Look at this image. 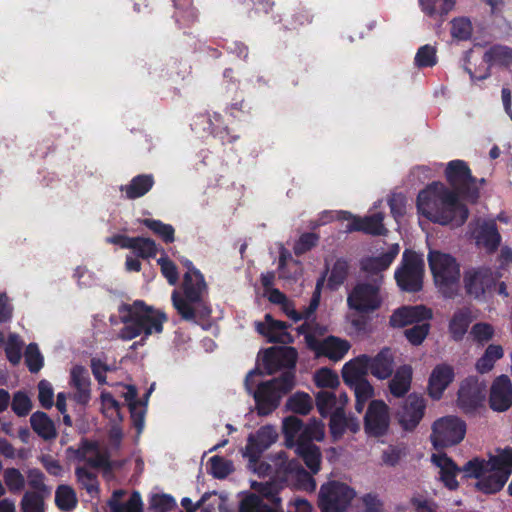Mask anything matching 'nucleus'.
<instances>
[{"label": "nucleus", "mask_w": 512, "mask_h": 512, "mask_svg": "<svg viewBox=\"0 0 512 512\" xmlns=\"http://www.w3.org/2000/svg\"><path fill=\"white\" fill-rule=\"evenodd\" d=\"M417 209L421 215L434 223L463 225L469 215V210L458 197L441 182H433L421 190L417 196Z\"/></svg>", "instance_id": "nucleus-1"}, {"label": "nucleus", "mask_w": 512, "mask_h": 512, "mask_svg": "<svg viewBox=\"0 0 512 512\" xmlns=\"http://www.w3.org/2000/svg\"><path fill=\"white\" fill-rule=\"evenodd\" d=\"M424 261L415 251L406 249L401 266L395 271V280L402 291L419 292L423 288Z\"/></svg>", "instance_id": "nucleus-12"}, {"label": "nucleus", "mask_w": 512, "mask_h": 512, "mask_svg": "<svg viewBox=\"0 0 512 512\" xmlns=\"http://www.w3.org/2000/svg\"><path fill=\"white\" fill-rule=\"evenodd\" d=\"M431 329L430 321H425L420 324L413 325L405 329L404 336L407 341L413 346L421 345L427 338Z\"/></svg>", "instance_id": "nucleus-46"}, {"label": "nucleus", "mask_w": 512, "mask_h": 512, "mask_svg": "<svg viewBox=\"0 0 512 512\" xmlns=\"http://www.w3.org/2000/svg\"><path fill=\"white\" fill-rule=\"evenodd\" d=\"M297 352L293 347L270 348L265 351L262 364L267 374L274 373L280 367L291 368L295 365Z\"/></svg>", "instance_id": "nucleus-25"}, {"label": "nucleus", "mask_w": 512, "mask_h": 512, "mask_svg": "<svg viewBox=\"0 0 512 512\" xmlns=\"http://www.w3.org/2000/svg\"><path fill=\"white\" fill-rule=\"evenodd\" d=\"M487 384L478 376H468L459 385L456 407L467 417L480 416L486 410Z\"/></svg>", "instance_id": "nucleus-9"}, {"label": "nucleus", "mask_w": 512, "mask_h": 512, "mask_svg": "<svg viewBox=\"0 0 512 512\" xmlns=\"http://www.w3.org/2000/svg\"><path fill=\"white\" fill-rule=\"evenodd\" d=\"M455 378L454 368L449 364L436 365L428 380V394L434 400L442 398L444 391Z\"/></svg>", "instance_id": "nucleus-24"}, {"label": "nucleus", "mask_w": 512, "mask_h": 512, "mask_svg": "<svg viewBox=\"0 0 512 512\" xmlns=\"http://www.w3.org/2000/svg\"><path fill=\"white\" fill-rule=\"evenodd\" d=\"M410 504L415 512H437L438 505L433 500L422 494H415L410 499Z\"/></svg>", "instance_id": "nucleus-58"}, {"label": "nucleus", "mask_w": 512, "mask_h": 512, "mask_svg": "<svg viewBox=\"0 0 512 512\" xmlns=\"http://www.w3.org/2000/svg\"><path fill=\"white\" fill-rule=\"evenodd\" d=\"M498 276L487 266L470 267L463 273V288L468 297L480 300L496 289Z\"/></svg>", "instance_id": "nucleus-14"}, {"label": "nucleus", "mask_w": 512, "mask_h": 512, "mask_svg": "<svg viewBox=\"0 0 512 512\" xmlns=\"http://www.w3.org/2000/svg\"><path fill=\"white\" fill-rule=\"evenodd\" d=\"M395 357L391 348H382L375 356H369V372L379 380L390 378L394 372Z\"/></svg>", "instance_id": "nucleus-27"}, {"label": "nucleus", "mask_w": 512, "mask_h": 512, "mask_svg": "<svg viewBox=\"0 0 512 512\" xmlns=\"http://www.w3.org/2000/svg\"><path fill=\"white\" fill-rule=\"evenodd\" d=\"M124 494L123 491H115L109 501L112 512H143L142 501L139 493H133L126 504L120 503V498Z\"/></svg>", "instance_id": "nucleus-41"}, {"label": "nucleus", "mask_w": 512, "mask_h": 512, "mask_svg": "<svg viewBox=\"0 0 512 512\" xmlns=\"http://www.w3.org/2000/svg\"><path fill=\"white\" fill-rule=\"evenodd\" d=\"M153 178L149 175H139L134 177L131 182L121 187L129 199H135L145 195L153 186Z\"/></svg>", "instance_id": "nucleus-39"}, {"label": "nucleus", "mask_w": 512, "mask_h": 512, "mask_svg": "<svg viewBox=\"0 0 512 512\" xmlns=\"http://www.w3.org/2000/svg\"><path fill=\"white\" fill-rule=\"evenodd\" d=\"M278 437L276 429L272 426H264L255 435L248 437V443L243 451V456L249 459V468L258 474H265L268 466L259 464L258 458L261 453L268 449Z\"/></svg>", "instance_id": "nucleus-15"}, {"label": "nucleus", "mask_w": 512, "mask_h": 512, "mask_svg": "<svg viewBox=\"0 0 512 512\" xmlns=\"http://www.w3.org/2000/svg\"><path fill=\"white\" fill-rule=\"evenodd\" d=\"M349 274V264L348 261L339 258L333 264L331 269V273L327 280V288L330 290H337L347 279Z\"/></svg>", "instance_id": "nucleus-43"}, {"label": "nucleus", "mask_w": 512, "mask_h": 512, "mask_svg": "<svg viewBox=\"0 0 512 512\" xmlns=\"http://www.w3.org/2000/svg\"><path fill=\"white\" fill-rule=\"evenodd\" d=\"M389 381V391L396 398L404 397L411 388L413 369L410 365L399 366Z\"/></svg>", "instance_id": "nucleus-35"}, {"label": "nucleus", "mask_w": 512, "mask_h": 512, "mask_svg": "<svg viewBox=\"0 0 512 512\" xmlns=\"http://www.w3.org/2000/svg\"><path fill=\"white\" fill-rule=\"evenodd\" d=\"M320 295V278L316 281L315 284V293L311 300V303L308 308L305 309L303 313H298L295 310L294 305L288 299L281 305L284 313L291 318L293 321L297 322L301 319H304L305 322L298 328L299 334L304 336L306 345L315 352V356H320V329L316 322V318L311 319L312 314L316 311L318 307V301Z\"/></svg>", "instance_id": "nucleus-10"}, {"label": "nucleus", "mask_w": 512, "mask_h": 512, "mask_svg": "<svg viewBox=\"0 0 512 512\" xmlns=\"http://www.w3.org/2000/svg\"><path fill=\"white\" fill-rule=\"evenodd\" d=\"M256 331L267 339L268 342L291 343L293 338L287 331V325L266 314L262 321L255 322Z\"/></svg>", "instance_id": "nucleus-23"}, {"label": "nucleus", "mask_w": 512, "mask_h": 512, "mask_svg": "<svg viewBox=\"0 0 512 512\" xmlns=\"http://www.w3.org/2000/svg\"><path fill=\"white\" fill-rule=\"evenodd\" d=\"M123 433L117 424H111L109 431V448L104 450L98 444H91L85 457L93 466H105L108 463V457L113 450L118 449L122 440Z\"/></svg>", "instance_id": "nucleus-22"}, {"label": "nucleus", "mask_w": 512, "mask_h": 512, "mask_svg": "<svg viewBox=\"0 0 512 512\" xmlns=\"http://www.w3.org/2000/svg\"><path fill=\"white\" fill-rule=\"evenodd\" d=\"M211 472L217 478H224L232 471V463L219 456L210 459Z\"/></svg>", "instance_id": "nucleus-63"}, {"label": "nucleus", "mask_w": 512, "mask_h": 512, "mask_svg": "<svg viewBox=\"0 0 512 512\" xmlns=\"http://www.w3.org/2000/svg\"><path fill=\"white\" fill-rule=\"evenodd\" d=\"M426 401L423 396L410 394L398 412V421L403 430L414 431L424 417Z\"/></svg>", "instance_id": "nucleus-20"}, {"label": "nucleus", "mask_w": 512, "mask_h": 512, "mask_svg": "<svg viewBox=\"0 0 512 512\" xmlns=\"http://www.w3.org/2000/svg\"><path fill=\"white\" fill-rule=\"evenodd\" d=\"M476 244L485 249L488 254L496 252L501 243V235L495 221H484L474 235Z\"/></svg>", "instance_id": "nucleus-28"}, {"label": "nucleus", "mask_w": 512, "mask_h": 512, "mask_svg": "<svg viewBox=\"0 0 512 512\" xmlns=\"http://www.w3.org/2000/svg\"><path fill=\"white\" fill-rule=\"evenodd\" d=\"M3 479L6 486L5 488L11 493L20 492L25 486V477L20 470L16 468L5 469Z\"/></svg>", "instance_id": "nucleus-48"}, {"label": "nucleus", "mask_w": 512, "mask_h": 512, "mask_svg": "<svg viewBox=\"0 0 512 512\" xmlns=\"http://www.w3.org/2000/svg\"><path fill=\"white\" fill-rule=\"evenodd\" d=\"M382 304L380 281L358 282L348 292L347 306L352 312L349 316V323L358 336H365L372 332L370 315L379 310Z\"/></svg>", "instance_id": "nucleus-3"}, {"label": "nucleus", "mask_w": 512, "mask_h": 512, "mask_svg": "<svg viewBox=\"0 0 512 512\" xmlns=\"http://www.w3.org/2000/svg\"><path fill=\"white\" fill-rule=\"evenodd\" d=\"M399 250V245L393 244L387 252L379 256L363 258L360 262L361 270L372 275L387 270L397 257Z\"/></svg>", "instance_id": "nucleus-32"}, {"label": "nucleus", "mask_w": 512, "mask_h": 512, "mask_svg": "<svg viewBox=\"0 0 512 512\" xmlns=\"http://www.w3.org/2000/svg\"><path fill=\"white\" fill-rule=\"evenodd\" d=\"M488 460L474 457L460 468L465 478L478 481L475 488L484 494H495L503 489L512 474V447L498 448Z\"/></svg>", "instance_id": "nucleus-2"}, {"label": "nucleus", "mask_w": 512, "mask_h": 512, "mask_svg": "<svg viewBox=\"0 0 512 512\" xmlns=\"http://www.w3.org/2000/svg\"><path fill=\"white\" fill-rule=\"evenodd\" d=\"M473 314L470 308H458L452 315L448 324V332L450 337L455 342L463 340L467 333L470 324L473 322Z\"/></svg>", "instance_id": "nucleus-33"}, {"label": "nucleus", "mask_w": 512, "mask_h": 512, "mask_svg": "<svg viewBox=\"0 0 512 512\" xmlns=\"http://www.w3.org/2000/svg\"><path fill=\"white\" fill-rule=\"evenodd\" d=\"M278 247L280 254L278 267L280 271V276L283 278H290L292 275L288 271V267H293L295 274L298 270L299 265L296 261L292 259L290 252L282 244H278Z\"/></svg>", "instance_id": "nucleus-56"}, {"label": "nucleus", "mask_w": 512, "mask_h": 512, "mask_svg": "<svg viewBox=\"0 0 512 512\" xmlns=\"http://www.w3.org/2000/svg\"><path fill=\"white\" fill-rule=\"evenodd\" d=\"M488 404L494 412H505L512 407V381L507 375L502 374L493 380Z\"/></svg>", "instance_id": "nucleus-21"}, {"label": "nucleus", "mask_w": 512, "mask_h": 512, "mask_svg": "<svg viewBox=\"0 0 512 512\" xmlns=\"http://www.w3.org/2000/svg\"><path fill=\"white\" fill-rule=\"evenodd\" d=\"M472 32V23L468 18H454L451 21V35L453 38L460 41H466L471 38Z\"/></svg>", "instance_id": "nucleus-47"}, {"label": "nucleus", "mask_w": 512, "mask_h": 512, "mask_svg": "<svg viewBox=\"0 0 512 512\" xmlns=\"http://www.w3.org/2000/svg\"><path fill=\"white\" fill-rule=\"evenodd\" d=\"M428 264L441 295L446 299L455 298L460 283V266L457 260L450 254L430 251Z\"/></svg>", "instance_id": "nucleus-7"}, {"label": "nucleus", "mask_w": 512, "mask_h": 512, "mask_svg": "<svg viewBox=\"0 0 512 512\" xmlns=\"http://www.w3.org/2000/svg\"><path fill=\"white\" fill-rule=\"evenodd\" d=\"M283 433L285 435L286 445L296 447L297 453L303 458L307 467L312 472H317L320 468V457L314 440L320 439V428L316 420L303 427L301 420L297 417L289 416L283 420Z\"/></svg>", "instance_id": "nucleus-4"}, {"label": "nucleus", "mask_w": 512, "mask_h": 512, "mask_svg": "<svg viewBox=\"0 0 512 512\" xmlns=\"http://www.w3.org/2000/svg\"><path fill=\"white\" fill-rule=\"evenodd\" d=\"M166 316L141 301H136L129 306L127 316H124V326L119 336L123 340H132L141 337L140 344L154 334H160Z\"/></svg>", "instance_id": "nucleus-6"}, {"label": "nucleus", "mask_w": 512, "mask_h": 512, "mask_svg": "<svg viewBox=\"0 0 512 512\" xmlns=\"http://www.w3.org/2000/svg\"><path fill=\"white\" fill-rule=\"evenodd\" d=\"M432 318V309L423 304L403 305L392 312L389 317V325L392 328H404L430 321Z\"/></svg>", "instance_id": "nucleus-19"}, {"label": "nucleus", "mask_w": 512, "mask_h": 512, "mask_svg": "<svg viewBox=\"0 0 512 512\" xmlns=\"http://www.w3.org/2000/svg\"><path fill=\"white\" fill-rule=\"evenodd\" d=\"M390 425L389 407L383 400H372L364 416V430L370 437H382Z\"/></svg>", "instance_id": "nucleus-17"}, {"label": "nucleus", "mask_w": 512, "mask_h": 512, "mask_svg": "<svg viewBox=\"0 0 512 512\" xmlns=\"http://www.w3.org/2000/svg\"><path fill=\"white\" fill-rule=\"evenodd\" d=\"M55 502L61 510H70L76 505V496L72 488L59 486L55 494Z\"/></svg>", "instance_id": "nucleus-53"}, {"label": "nucleus", "mask_w": 512, "mask_h": 512, "mask_svg": "<svg viewBox=\"0 0 512 512\" xmlns=\"http://www.w3.org/2000/svg\"><path fill=\"white\" fill-rule=\"evenodd\" d=\"M28 484L39 494H49L50 489L44 483V475L38 469H30L27 472Z\"/></svg>", "instance_id": "nucleus-61"}, {"label": "nucleus", "mask_w": 512, "mask_h": 512, "mask_svg": "<svg viewBox=\"0 0 512 512\" xmlns=\"http://www.w3.org/2000/svg\"><path fill=\"white\" fill-rule=\"evenodd\" d=\"M351 343L337 336H327L322 339V357H326L333 362L342 360L349 352Z\"/></svg>", "instance_id": "nucleus-36"}, {"label": "nucleus", "mask_w": 512, "mask_h": 512, "mask_svg": "<svg viewBox=\"0 0 512 512\" xmlns=\"http://www.w3.org/2000/svg\"><path fill=\"white\" fill-rule=\"evenodd\" d=\"M25 362L32 373L38 372L42 368L44 359L36 344L31 343L27 346Z\"/></svg>", "instance_id": "nucleus-55"}, {"label": "nucleus", "mask_w": 512, "mask_h": 512, "mask_svg": "<svg viewBox=\"0 0 512 512\" xmlns=\"http://www.w3.org/2000/svg\"><path fill=\"white\" fill-rule=\"evenodd\" d=\"M313 407L312 398L304 392H297L290 396L286 402V408L297 414H308Z\"/></svg>", "instance_id": "nucleus-44"}, {"label": "nucleus", "mask_w": 512, "mask_h": 512, "mask_svg": "<svg viewBox=\"0 0 512 512\" xmlns=\"http://www.w3.org/2000/svg\"><path fill=\"white\" fill-rule=\"evenodd\" d=\"M187 271L184 275L183 289L186 299L180 297L177 291L172 294V301L174 307L179 314L186 319H194L195 313L191 303H196L202 300L206 293L207 287L203 275L192 266L189 260L184 261Z\"/></svg>", "instance_id": "nucleus-8"}, {"label": "nucleus", "mask_w": 512, "mask_h": 512, "mask_svg": "<svg viewBox=\"0 0 512 512\" xmlns=\"http://www.w3.org/2000/svg\"><path fill=\"white\" fill-rule=\"evenodd\" d=\"M445 177L451 191L472 203L479 198L478 179L472 175L471 169L464 160H452L445 169Z\"/></svg>", "instance_id": "nucleus-11"}, {"label": "nucleus", "mask_w": 512, "mask_h": 512, "mask_svg": "<svg viewBox=\"0 0 512 512\" xmlns=\"http://www.w3.org/2000/svg\"><path fill=\"white\" fill-rule=\"evenodd\" d=\"M408 454L407 446L404 443L389 445L382 453V461L387 466L394 467Z\"/></svg>", "instance_id": "nucleus-49"}, {"label": "nucleus", "mask_w": 512, "mask_h": 512, "mask_svg": "<svg viewBox=\"0 0 512 512\" xmlns=\"http://www.w3.org/2000/svg\"><path fill=\"white\" fill-rule=\"evenodd\" d=\"M151 507L157 512H167L176 506L175 499L167 494H156L151 498Z\"/></svg>", "instance_id": "nucleus-62"}, {"label": "nucleus", "mask_w": 512, "mask_h": 512, "mask_svg": "<svg viewBox=\"0 0 512 512\" xmlns=\"http://www.w3.org/2000/svg\"><path fill=\"white\" fill-rule=\"evenodd\" d=\"M23 342L20 337L16 334H10L7 341L5 342V352L8 360L13 364L17 365L22 357Z\"/></svg>", "instance_id": "nucleus-51"}, {"label": "nucleus", "mask_w": 512, "mask_h": 512, "mask_svg": "<svg viewBox=\"0 0 512 512\" xmlns=\"http://www.w3.org/2000/svg\"><path fill=\"white\" fill-rule=\"evenodd\" d=\"M369 355L361 354L348 362L342 368V378L347 386L367 379Z\"/></svg>", "instance_id": "nucleus-30"}, {"label": "nucleus", "mask_w": 512, "mask_h": 512, "mask_svg": "<svg viewBox=\"0 0 512 512\" xmlns=\"http://www.w3.org/2000/svg\"><path fill=\"white\" fill-rule=\"evenodd\" d=\"M329 429L334 440L342 438L346 431L356 433L360 429L359 421L356 417H347L343 408H337L331 415Z\"/></svg>", "instance_id": "nucleus-31"}, {"label": "nucleus", "mask_w": 512, "mask_h": 512, "mask_svg": "<svg viewBox=\"0 0 512 512\" xmlns=\"http://www.w3.org/2000/svg\"><path fill=\"white\" fill-rule=\"evenodd\" d=\"M117 394L121 395L125 401L127 402L130 412H131V418L133 421L134 426L137 429L138 434H140L144 427V414L145 409L144 407L135 400L137 392L135 387L131 385H125V386H117Z\"/></svg>", "instance_id": "nucleus-34"}, {"label": "nucleus", "mask_w": 512, "mask_h": 512, "mask_svg": "<svg viewBox=\"0 0 512 512\" xmlns=\"http://www.w3.org/2000/svg\"><path fill=\"white\" fill-rule=\"evenodd\" d=\"M11 405H12V410L18 416H25L32 409V402H31L30 397L22 391H18L14 394Z\"/></svg>", "instance_id": "nucleus-60"}, {"label": "nucleus", "mask_w": 512, "mask_h": 512, "mask_svg": "<svg viewBox=\"0 0 512 512\" xmlns=\"http://www.w3.org/2000/svg\"><path fill=\"white\" fill-rule=\"evenodd\" d=\"M338 215L340 220H351L346 226V232L357 231L373 236H383L387 233L383 224L384 215L381 212L365 217L353 216L348 211H340Z\"/></svg>", "instance_id": "nucleus-18"}, {"label": "nucleus", "mask_w": 512, "mask_h": 512, "mask_svg": "<svg viewBox=\"0 0 512 512\" xmlns=\"http://www.w3.org/2000/svg\"><path fill=\"white\" fill-rule=\"evenodd\" d=\"M33 430L44 439H52L56 436L53 422L43 412H35L30 418Z\"/></svg>", "instance_id": "nucleus-42"}, {"label": "nucleus", "mask_w": 512, "mask_h": 512, "mask_svg": "<svg viewBox=\"0 0 512 512\" xmlns=\"http://www.w3.org/2000/svg\"><path fill=\"white\" fill-rule=\"evenodd\" d=\"M356 492L347 484L329 481L322 484V512H349Z\"/></svg>", "instance_id": "nucleus-16"}, {"label": "nucleus", "mask_w": 512, "mask_h": 512, "mask_svg": "<svg viewBox=\"0 0 512 512\" xmlns=\"http://www.w3.org/2000/svg\"><path fill=\"white\" fill-rule=\"evenodd\" d=\"M142 223L152 230L155 234L161 237L165 242L171 243L174 241V228L170 224H165L159 220L144 219Z\"/></svg>", "instance_id": "nucleus-50"}, {"label": "nucleus", "mask_w": 512, "mask_h": 512, "mask_svg": "<svg viewBox=\"0 0 512 512\" xmlns=\"http://www.w3.org/2000/svg\"><path fill=\"white\" fill-rule=\"evenodd\" d=\"M259 376L258 370L250 371L245 378V387L248 392H252L253 387L257 386L253 397L258 414L264 416L273 412L278 407L282 396L293 388L294 374L289 370L284 372L280 378L260 384L258 383Z\"/></svg>", "instance_id": "nucleus-5"}, {"label": "nucleus", "mask_w": 512, "mask_h": 512, "mask_svg": "<svg viewBox=\"0 0 512 512\" xmlns=\"http://www.w3.org/2000/svg\"><path fill=\"white\" fill-rule=\"evenodd\" d=\"M483 62L488 65L485 72L481 75H474L470 69H467L471 78L478 80L486 79L490 76V67L494 65L509 67L512 65V48L502 44L492 45L483 55Z\"/></svg>", "instance_id": "nucleus-26"}, {"label": "nucleus", "mask_w": 512, "mask_h": 512, "mask_svg": "<svg viewBox=\"0 0 512 512\" xmlns=\"http://www.w3.org/2000/svg\"><path fill=\"white\" fill-rule=\"evenodd\" d=\"M432 462L440 468V479L449 490H456L459 483L456 476L461 472L460 467L446 453L432 455Z\"/></svg>", "instance_id": "nucleus-29"}, {"label": "nucleus", "mask_w": 512, "mask_h": 512, "mask_svg": "<svg viewBox=\"0 0 512 512\" xmlns=\"http://www.w3.org/2000/svg\"><path fill=\"white\" fill-rule=\"evenodd\" d=\"M131 250L142 258L154 257L157 253V247L153 240L143 237H135Z\"/></svg>", "instance_id": "nucleus-52"}, {"label": "nucleus", "mask_w": 512, "mask_h": 512, "mask_svg": "<svg viewBox=\"0 0 512 512\" xmlns=\"http://www.w3.org/2000/svg\"><path fill=\"white\" fill-rule=\"evenodd\" d=\"M38 390H39L38 398H39L41 405L44 408H51L54 403V401H53L54 392H53L52 385L46 380H41L38 384Z\"/></svg>", "instance_id": "nucleus-64"}, {"label": "nucleus", "mask_w": 512, "mask_h": 512, "mask_svg": "<svg viewBox=\"0 0 512 512\" xmlns=\"http://www.w3.org/2000/svg\"><path fill=\"white\" fill-rule=\"evenodd\" d=\"M240 512H276L263 503L262 499L256 495H248L240 505Z\"/></svg>", "instance_id": "nucleus-57"}, {"label": "nucleus", "mask_w": 512, "mask_h": 512, "mask_svg": "<svg viewBox=\"0 0 512 512\" xmlns=\"http://www.w3.org/2000/svg\"><path fill=\"white\" fill-rule=\"evenodd\" d=\"M471 335L476 342L484 344L493 338L494 328L489 323L479 322L472 326Z\"/></svg>", "instance_id": "nucleus-59"}, {"label": "nucleus", "mask_w": 512, "mask_h": 512, "mask_svg": "<svg viewBox=\"0 0 512 512\" xmlns=\"http://www.w3.org/2000/svg\"><path fill=\"white\" fill-rule=\"evenodd\" d=\"M466 423L460 417L448 415L434 421L430 441L436 450L459 444L466 434Z\"/></svg>", "instance_id": "nucleus-13"}, {"label": "nucleus", "mask_w": 512, "mask_h": 512, "mask_svg": "<svg viewBox=\"0 0 512 512\" xmlns=\"http://www.w3.org/2000/svg\"><path fill=\"white\" fill-rule=\"evenodd\" d=\"M438 62L436 47L426 44L418 48L414 57V65L419 68H431Z\"/></svg>", "instance_id": "nucleus-45"}, {"label": "nucleus", "mask_w": 512, "mask_h": 512, "mask_svg": "<svg viewBox=\"0 0 512 512\" xmlns=\"http://www.w3.org/2000/svg\"><path fill=\"white\" fill-rule=\"evenodd\" d=\"M101 410L103 415L109 419L111 424H117L122 421L123 414L120 404L115 396L107 391L101 393Z\"/></svg>", "instance_id": "nucleus-40"}, {"label": "nucleus", "mask_w": 512, "mask_h": 512, "mask_svg": "<svg viewBox=\"0 0 512 512\" xmlns=\"http://www.w3.org/2000/svg\"><path fill=\"white\" fill-rule=\"evenodd\" d=\"M22 512H44L43 495L36 492H26L21 501Z\"/></svg>", "instance_id": "nucleus-54"}, {"label": "nucleus", "mask_w": 512, "mask_h": 512, "mask_svg": "<svg viewBox=\"0 0 512 512\" xmlns=\"http://www.w3.org/2000/svg\"><path fill=\"white\" fill-rule=\"evenodd\" d=\"M421 10L431 18H438L443 22L449 12L454 8L456 0H418Z\"/></svg>", "instance_id": "nucleus-37"}, {"label": "nucleus", "mask_w": 512, "mask_h": 512, "mask_svg": "<svg viewBox=\"0 0 512 512\" xmlns=\"http://www.w3.org/2000/svg\"><path fill=\"white\" fill-rule=\"evenodd\" d=\"M504 356V351L501 345L490 344L485 349L484 354L476 362V370L485 374L494 368L496 361Z\"/></svg>", "instance_id": "nucleus-38"}]
</instances>
